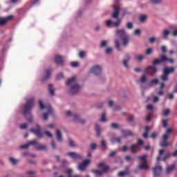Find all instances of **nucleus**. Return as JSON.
Returning a JSON list of instances; mask_svg holds the SVG:
<instances>
[{"instance_id":"obj_1","label":"nucleus","mask_w":177,"mask_h":177,"mask_svg":"<svg viewBox=\"0 0 177 177\" xmlns=\"http://www.w3.org/2000/svg\"><path fill=\"white\" fill-rule=\"evenodd\" d=\"M35 105V102H34V99L31 98L27 100L26 103L24 106L22 114L27 118L29 122H31L32 120V115L31 114V109Z\"/></svg>"},{"instance_id":"obj_2","label":"nucleus","mask_w":177,"mask_h":177,"mask_svg":"<svg viewBox=\"0 0 177 177\" xmlns=\"http://www.w3.org/2000/svg\"><path fill=\"white\" fill-rule=\"evenodd\" d=\"M66 84L67 86H70L71 88L69 90V93H71V95L78 93V91L81 89V86L78 85V80H77L76 77H73L69 79Z\"/></svg>"},{"instance_id":"obj_3","label":"nucleus","mask_w":177,"mask_h":177,"mask_svg":"<svg viewBox=\"0 0 177 177\" xmlns=\"http://www.w3.org/2000/svg\"><path fill=\"white\" fill-rule=\"evenodd\" d=\"M97 167L98 168H102V170H93V172L98 176H100V175H102V174H104V172H107V171L110 169V167L108 165H106L104 162H101L98 164Z\"/></svg>"},{"instance_id":"obj_4","label":"nucleus","mask_w":177,"mask_h":177,"mask_svg":"<svg viewBox=\"0 0 177 177\" xmlns=\"http://www.w3.org/2000/svg\"><path fill=\"white\" fill-rule=\"evenodd\" d=\"M174 73H175V68H165L163 70V74L160 77V78L162 81H168V75H169L170 74H174Z\"/></svg>"},{"instance_id":"obj_5","label":"nucleus","mask_w":177,"mask_h":177,"mask_svg":"<svg viewBox=\"0 0 177 177\" xmlns=\"http://www.w3.org/2000/svg\"><path fill=\"white\" fill-rule=\"evenodd\" d=\"M165 62H169V63L172 64H174V59L168 58L165 55H161L160 59L153 60L152 64H153V66H157V64H161V63H164Z\"/></svg>"},{"instance_id":"obj_6","label":"nucleus","mask_w":177,"mask_h":177,"mask_svg":"<svg viewBox=\"0 0 177 177\" xmlns=\"http://www.w3.org/2000/svg\"><path fill=\"white\" fill-rule=\"evenodd\" d=\"M143 141L141 139L138 140V144L136 145H132L129 147V150L133 153V154H136L139 150H140V147L139 146H142L143 145Z\"/></svg>"},{"instance_id":"obj_7","label":"nucleus","mask_w":177,"mask_h":177,"mask_svg":"<svg viewBox=\"0 0 177 177\" xmlns=\"http://www.w3.org/2000/svg\"><path fill=\"white\" fill-rule=\"evenodd\" d=\"M30 131L32 132V133H35L38 139H42V138H44V133L41 132V126H39V124H36V129H30Z\"/></svg>"},{"instance_id":"obj_8","label":"nucleus","mask_w":177,"mask_h":177,"mask_svg":"<svg viewBox=\"0 0 177 177\" xmlns=\"http://www.w3.org/2000/svg\"><path fill=\"white\" fill-rule=\"evenodd\" d=\"M156 73H157V68L153 66H149L144 70V73L148 75H154Z\"/></svg>"},{"instance_id":"obj_9","label":"nucleus","mask_w":177,"mask_h":177,"mask_svg":"<svg viewBox=\"0 0 177 177\" xmlns=\"http://www.w3.org/2000/svg\"><path fill=\"white\" fill-rule=\"evenodd\" d=\"M53 71V68H52L46 69L44 77L41 79V82H45V81H48V80H50V75L52 74Z\"/></svg>"},{"instance_id":"obj_10","label":"nucleus","mask_w":177,"mask_h":177,"mask_svg":"<svg viewBox=\"0 0 177 177\" xmlns=\"http://www.w3.org/2000/svg\"><path fill=\"white\" fill-rule=\"evenodd\" d=\"M66 115H67V117H70V116L73 115V117L75 119V121H76L77 122H79L80 124H85V120L80 119V117L77 114L72 115L71 111H67L66 112Z\"/></svg>"},{"instance_id":"obj_11","label":"nucleus","mask_w":177,"mask_h":177,"mask_svg":"<svg viewBox=\"0 0 177 177\" xmlns=\"http://www.w3.org/2000/svg\"><path fill=\"white\" fill-rule=\"evenodd\" d=\"M122 20L120 19H118L116 22H113L111 20H108L106 21V26L108 27H118L122 23Z\"/></svg>"},{"instance_id":"obj_12","label":"nucleus","mask_w":177,"mask_h":177,"mask_svg":"<svg viewBox=\"0 0 177 177\" xmlns=\"http://www.w3.org/2000/svg\"><path fill=\"white\" fill-rule=\"evenodd\" d=\"M152 171L154 177L160 176V175H161V172H162V167L156 166L153 168Z\"/></svg>"},{"instance_id":"obj_13","label":"nucleus","mask_w":177,"mask_h":177,"mask_svg":"<svg viewBox=\"0 0 177 177\" xmlns=\"http://www.w3.org/2000/svg\"><path fill=\"white\" fill-rule=\"evenodd\" d=\"M90 73L95 74V75H100L102 74V68L99 66H93L91 69Z\"/></svg>"},{"instance_id":"obj_14","label":"nucleus","mask_w":177,"mask_h":177,"mask_svg":"<svg viewBox=\"0 0 177 177\" xmlns=\"http://www.w3.org/2000/svg\"><path fill=\"white\" fill-rule=\"evenodd\" d=\"M89 162H91V160H84L82 163H80L79 165V166L77 167V169H79L80 171H85V169H86V167H87L88 164H89Z\"/></svg>"},{"instance_id":"obj_15","label":"nucleus","mask_w":177,"mask_h":177,"mask_svg":"<svg viewBox=\"0 0 177 177\" xmlns=\"http://www.w3.org/2000/svg\"><path fill=\"white\" fill-rule=\"evenodd\" d=\"M13 19L12 15H9L6 17H0V26H5L8 21H10Z\"/></svg>"},{"instance_id":"obj_16","label":"nucleus","mask_w":177,"mask_h":177,"mask_svg":"<svg viewBox=\"0 0 177 177\" xmlns=\"http://www.w3.org/2000/svg\"><path fill=\"white\" fill-rule=\"evenodd\" d=\"M69 157L73 158V160H82V156L80 154H78L75 152H68L67 153Z\"/></svg>"},{"instance_id":"obj_17","label":"nucleus","mask_w":177,"mask_h":177,"mask_svg":"<svg viewBox=\"0 0 177 177\" xmlns=\"http://www.w3.org/2000/svg\"><path fill=\"white\" fill-rule=\"evenodd\" d=\"M131 60V56L127 54L124 57V59L122 60V64L124 67L126 68H128L129 67V65H128V62Z\"/></svg>"},{"instance_id":"obj_18","label":"nucleus","mask_w":177,"mask_h":177,"mask_svg":"<svg viewBox=\"0 0 177 177\" xmlns=\"http://www.w3.org/2000/svg\"><path fill=\"white\" fill-rule=\"evenodd\" d=\"M113 8H114V11L112 14V17L113 19H118V16L120 15V7H117L114 6Z\"/></svg>"},{"instance_id":"obj_19","label":"nucleus","mask_w":177,"mask_h":177,"mask_svg":"<svg viewBox=\"0 0 177 177\" xmlns=\"http://www.w3.org/2000/svg\"><path fill=\"white\" fill-rule=\"evenodd\" d=\"M116 35L118 37H120V38H124V37H127V35L125 33V30L124 29H118L115 31Z\"/></svg>"},{"instance_id":"obj_20","label":"nucleus","mask_w":177,"mask_h":177,"mask_svg":"<svg viewBox=\"0 0 177 177\" xmlns=\"http://www.w3.org/2000/svg\"><path fill=\"white\" fill-rule=\"evenodd\" d=\"M122 133H123L124 138L133 136V131L131 130L122 129Z\"/></svg>"},{"instance_id":"obj_21","label":"nucleus","mask_w":177,"mask_h":177,"mask_svg":"<svg viewBox=\"0 0 177 177\" xmlns=\"http://www.w3.org/2000/svg\"><path fill=\"white\" fill-rule=\"evenodd\" d=\"M55 62L58 65L63 64V57L60 55H56L55 57Z\"/></svg>"},{"instance_id":"obj_22","label":"nucleus","mask_w":177,"mask_h":177,"mask_svg":"<svg viewBox=\"0 0 177 177\" xmlns=\"http://www.w3.org/2000/svg\"><path fill=\"white\" fill-rule=\"evenodd\" d=\"M138 169H147L149 168V165H147V161L142 162L138 167Z\"/></svg>"},{"instance_id":"obj_23","label":"nucleus","mask_w":177,"mask_h":177,"mask_svg":"<svg viewBox=\"0 0 177 177\" xmlns=\"http://www.w3.org/2000/svg\"><path fill=\"white\" fill-rule=\"evenodd\" d=\"M176 165L175 164H173L170 166H168L167 168H166V172L167 174H169L170 172H172V171H174V169H175Z\"/></svg>"},{"instance_id":"obj_24","label":"nucleus","mask_w":177,"mask_h":177,"mask_svg":"<svg viewBox=\"0 0 177 177\" xmlns=\"http://www.w3.org/2000/svg\"><path fill=\"white\" fill-rule=\"evenodd\" d=\"M122 41L123 42L124 46H127V45L129 44V37H128V35L124 36V37L122 38Z\"/></svg>"},{"instance_id":"obj_25","label":"nucleus","mask_w":177,"mask_h":177,"mask_svg":"<svg viewBox=\"0 0 177 177\" xmlns=\"http://www.w3.org/2000/svg\"><path fill=\"white\" fill-rule=\"evenodd\" d=\"M56 137L59 142H62V140H63L62 138V131H60L59 129H57L56 131Z\"/></svg>"},{"instance_id":"obj_26","label":"nucleus","mask_w":177,"mask_h":177,"mask_svg":"<svg viewBox=\"0 0 177 177\" xmlns=\"http://www.w3.org/2000/svg\"><path fill=\"white\" fill-rule=\"evenodd\" d=\"M150 130V127L149 126L145 127V132L143 133L142 137L144 139H147L149 138V131Z\"/></svg>"},{"instance_id":"obj_27","label":"nucleus","mask_w":177,"mask_h":177,"mask_svg":"<svg viewBox=\"0 0 177 177\" xmlns=\"http://www.w3.org/2000/svg\"><path fill=\"white\" fill-rule=\"evenodd\" d=\"M48 91L51 96H53L55 95V88H53V86L52 84L48 85Z\"/></svg>"},{"instance_id":"obj_28","label":"nucleus","mask_w":177,"mask_h":177,"mask_svg":"<svg viewBox=\"0 0 177 177\" xmlns=\"http://www.w3.org/2000/svg\"><path fill=\"white\" fill-rule=\"evenodd\" d=\"M95 129L96 131L97 136H100V131H102L100 126H99V124H95Z\"/></svg>"},{"instance_id":"obj_29","label":"nucleus","mask_w":177,"mask_h":177,"mask_svg":"<svg viewBox=\"0 0 177 177\" xmlns=\"http://www.w3.org/2000/svg\"><path fill=\"white\" fill-rule=\"evenodd\" d=\"M139 20H140V23H145V21H146V20H147V15H142L140 16Z\"/></svg>"},{"instance_id":"obj_30","label":"nucleus","mask_w":177,"mask_h":177,"mask_svg":"<svg viewBox=\"0 0 177 177\" xmlns=\"http://www.w3.org/2000/svg\"><path fill=\"white\" fill-rule=\"evenodd\" d=\"M164 39H168V35H169V31L168 30H164L162 32Z\"/></svg>"},{"instance_id":"obj_31","label":"nucleus","mask_w":177,"mask_h":177,"mask_svg":"<svg viewBox=\"0 0 177 177\" xmlns=\"http://www.w3.org/2000/svg\"><path fill=\"white\" fill-rule=\"evenodd\" d=\"M36 149H37V150H46V145H36Z\"/></svg>"},{"instance_id":"obj_32","label":"nucleus","mask_w":177,"mask_h":177,"mask_svg":"<svg viewBox=\"0 0 177 177\" xmlns=\"http://www.w3.org/2000/svg\"><path fill=\"white\" fill-rule=\"evenodd\" d=\"M115 45L116 49H118V50H119V52H120L121 48L120 47V40L115 39Z\"/></svg>"},{"instance_id":"obj_33","label":"nucleus","mask_w":177,"mask_h":177,"mask_svg":"<svg viewBox=\"0 0 177 177\" xmlns=\"http://www.w3.org/2000/svg\"><path fill=\"white\" fill-rule=\"evenodd\" d=\"M147 157V155H143V156H138L137 158H138V160H140V161L145 162V161H147L146 160Z\"/></svg>"},{"instance_id":"obj_34","label":"nucleus","mask_w":177,"mask_h":177,"mask_svg":"<svg viewBox=\"0 0 177 177\" xmlns=\"http://www.w3.org/2000/svg\"><path fill=\"white\" fill-rule=\"evenodd\" d=\"M162 124L163 128H167L168 127V119L162 120Z\"/></svg>"},{"instance_id":"obj_35","label":"nucleus","mask_w":177,"mask_h":177,"mask_svg":"<svg viewBox=\"0 0 177 177\" xmlns=\"http://www.w3.org/2000/svg\"><path fill=\"white\" fill-rule=\"evenodd\" d=\"M147 81V77H146V75H142L141 78H140V82L141 84H145Z\"/></svg>"},{"instance_id":"obj_36","label":"nucleus","mask_w":177,"mask_h":177,"mask_svg":"<svg viewBox=\"0 0 177 177\" xmlns=\"http://www.w3.org/2000/svg\"><path fill=\"white\" fill-rule=\"evenodd\" d=\"M126 27L128 30H132V28H133V24H132V22H127Z\"/></svg>"},{"instance_id":"obj_37","label":"nucleus","mask_w":177,"mask_h":177,"mask_svg":"<svg viewBox=\"0 0 177 177\" xmlns=\"http://www.w3.org/2000/svg\"><path fill=\"white\" fill-rule=\"evenodd\" d=\"M129 174L128 171H120L118 174V176L122 177L125 176V175H128Z\"/></svg>"},{"instance_id":"obj_38","label":"nucleus","mask_w":177,"mask_h":177,"mask_svg":"<svg viewBox=\"0 0 177 177\" xmlns=\"http://www.w3.org/2000/svg\"><path fill=\"white\" fill-rule=\"evenodd\" d=\"M28 145L29 146H37V140H31V141H28Z\"/></svg>"},{"instance_id":"obj_39","label":"nucleus","mask_w":177,"mask_h":177,"mask_svg":"<svg viewBox=\"0 0 177 177\" xmlns=\"http://www.w3.org/2000/svg\"><path fill=\"white\" fill-rule=\"evenodd\" d=\"M169 145V143L168 142V141H165V140H163V141L160 143V146H161L162 147H167Z\"/></svg>"},{"instance_id":"obj_40","label":"nucleus","mask_w":177,"mask_h":177,"mask_svg":"<svg viewBox=\"0 0 177 177\" xmlns=\"http://www.w3.org/2000/svg\"><path fill=\"white\" fill-rule=\"evenodd\" d=\"M111 127L113 128V129H118V128H120V125L117 123L111 124Z\"/></svg>"},{"instance_id":"obj_41","label":"nucleus","mask_w":177,"mask_h":177,"mask_svg":"<svg viewBox=\"0 0 177 177\" xmlns=\"http://www.w3.org/2000/svg\"><path fill=\"white\" fill-rule=\"evenodd\" d=\"M169 113H171V111L169 109H165L163 111L162 114H163V115H165V117H167V116L169 115Z\"/></svg>"},{"instance_id":"obj_42","label":"nucleus","mask_w":177,"mask_h":177,"mask_svg":"<svg viewBox=\"0 0 177 177\" xmlns=\"http://www.w3.org/2000/svg\"><path fill=\"white\" fill-rule=\"evenodd\" d=\"M157 84H158V80L157 79H153L149 82V85H153V84L157 85Z\"/></svg>"},{"instance_id":"obj_43","label":"nucleus","mask_w":177,"mask_h":177,"mask_svg":"<svg viewBox=\"0 0 177 177\" xmlns=\"http://www.w3.org/2000/svg\"><path fill=\"white\" fill-rule=\"evenodd\" d=\"M39 104L40 110H44V109H45V105L44 104V103H42V100H39Z\"/></svg>"},{"instance_id":"obj_44","label":"nucleus","mask_w":177,"mask_h":177,"mask_svg":"<svg viewBox=\"0 0 177 177\" xmlns=\"http://www.w3.org/2000/svg\"><path fill=\"white\" fill-rule=\"evenodd\" d=\"M136 60H138V62H142V60H143V59H145V57L142 55H138L136 56Z\"/></svg>"},{"instance_id":"obj_45","label":"nucleus","mask_w":177,"mask_h":177,"mask_svg":"<svg viewBox=\"0 0 177 177\" xmlns=\"http://www.w3.org/2000/svg\"><path fill=\"white\" fill-rule=\"evenodd\" d=\"M9 160L11 162V163L12 164V165H16L17 164V160H15V158H10Z\"/></svg>"},{"instance_id":"obj_46","label":"nucleus","mask_w":177,"mask_h":177,"mask_svg":"<svg viewBox=\"0 0 177 177\" xmlns=\"http://www.w3.org/2000/svg\"><path fill=\"white\" fill-rule=\"evenodd\" d=\"M101 121H102V122H106V113H102V117H101Z\"/></svg>"},{"instance_id":"obj_47","label":"nucleus","mask_w":177,"mask_h":177,"mask_svg":"<svg viewBox=\"0 0 177 177\" xmlns=\"http://www.w3.org/2000/svg\"><path fill=\"white\" fill-rule=\"evenodd\" d=\"M64 75H63V73H60L59 74H58L56 77V80H62L63 78Z\"/></svg>"},{"instance_id":"obj_48","label":"nucleus","mask_w":177,"mask_h":177,"mask_svg":"<svg viewBox=\"0 0 177 177\" xmlns=\"http://www.w3.org/2000/svg\"><path fill=\"white\" fill-rule=\"evenodd\" d=\"M151 3L158 4L162 2V0H151Z\"/></svg>"},{"instance_id":"obj_49","label":"nucleus","mask_w":177,"mask_h":177,"mask_svg":"<svg viewBox=\"0 0 177 177\" xmlns=\"http://www.w3.org/2000/svg\"><path fill=\"white\" fill-rule=\"evenodd\" d=\"M169 157H171V153H167L166 154V156L162 158L163 161H167V160H168V158H169Z\"/></svg>"},{"instance_id":"obj_50","label":"nucleus","mask_w":177,"mask_h":177,"mask_svg":"<svg viewBox=\"0 0 177 177\" xmlns=\"http://www.w3.org/2000/svg\"><path fill=\"white\" fill-rule=\"evenodd\" d=\"M27 127H28V124L26 123L22 124L20 125V129H27Z\"/></svg>"},{"instance_id":"obj_51","label":"nucleus","mask_w":177,"mask_h":177,"mask_svg":"<svg viewBox=\"0 0 177 177\" xmlns=\"http://www.w3.org/2000/svg\"><path fill=\"white\" fill-rule=\"evenodd\" d=\"M68 142H69V146H71V147H74V146H75L74 145V141H73V140H71V138L68 139Z\"/></svg>"},{"instance_id":"obj_52","label":"nucleus","mask_w":177,"mask_h":177,"mask_svg":"<svg viewBox=\"0 0 177 177\" xmlns=\"http://www.w3.org/2000/svg\"><path fill=\"white\" fill-rule=\"evenodd\" d=\"M168 138H169V135L164 134L162 136V140L168 141Z\"/></svg>"},{"instance_id":"obj_53","label":"nucleus","mask_w":177,"mask_h":177,"mask_svg":"<svg viewBox=\"0 0 177 177\" xmlns=\"http://www.w3.org/2000/svg\"><path fill=\"white\" fill-rule=\"evenodd\" d=\"M71 66L72 67H78V62H71Z\"/></svg>"},{"instance_id":"obj_54","label":"nucleus","mask_w":177,"mask_h":177,"mask_svg":"<svg viewBox=\"0 0 177 177\" xmlns=\"http://www.w3.org/2000/svg\"><path fill=\"white\" fill-rule=\"evenodd\" d=\"M105 52H106V53H107V55H110V53H111V52H113V48L109 47L108 48H106Z\"/></svg>"},{"instance_id":"obj_55","label":"nucleus","mask_w":177,"mask_h":177,"mask_svg":"<svg viewBox=\"0 0 177 177\" xmlns=\"http://www.w3.org/2000/svg\"><path fill=\"white\" fill-rule=\"evenodd\" d=\"M149 42H150V44H154V42H156V37H150L149 39Z\"/></svg>"},{"instance_id":"obj_56","label":"nucleus","mask_w":177,"mask_h":177,"mask_svg":"<svg viewBox=\"0 0 177 177\" xmlns=\"http://www.w3.org/2000/svg\"><path fill=\"white\" fill-rule=\"evenodd\" d=\"M106 45H107V41L106 40H104L102 41L100 46L101 48H104Z\"/></svg>"},{"instance_id":"obj_57","label":"nucleus","mask_w":177,"mask_h":177,"mask_svg":"<svg viewBox=\"0 0 177 177\" xmlns=\"http://www.w3.org/2000/svg\"><path fill=\"white\" fill-rule=\"evenodd\" d=\"M44 134L46 135L48 138H52V133L49 131H44Z\"/></svg>"},{"instance_id":"obj_58","label":"nucleus","mask_w":177,"mask_h":177,"mask_svg":"<svg viewBox=\"0 0 177 177\" xmlns=\"http://www.w3.org/2000/svg\"><path fill=\"white\" fill-rule=\"evenodd\" d=\"M115 154H117V152L113 151H111L108 156L109 157H114Z\"/></svg>"},{"instance_id":"obj_59","label":"nucleus","mask_w":177,"mask_h":177,"mask_svg":"<svg viewBox=\"0 0 177 177\" xmlns=\"http://www.w3.org/2000/svg\"><path fill=\"white\" fill-rule=\"evenodd\" d=\"M28 147H29L28 143H27V144H26V145H21V146H20V148H21V149H28Z\"/></svg>"},{"instance_id":"obj_60","label":"nucleus","mask_w":177,"mask_h":177,"mask_svg":"<svg viewBox=\"0 0 177 177\" xmlns=\"http://www.w3.org/2000/svg\"><path fill=\"white\" fill-rule=\"evenodd\" d=\"M91 150H95L96 149V144L92 143L90 146Z\"/></svg>"},{"instance_id":"obj_61","label":"nucleus","mask_w":177,"mask_h":177,"mask_svg":"<svg viewBox=\"0 0 177 177\" xmlns=\"http://www.w3.org/2000/svg\"><path fill=\"white\" fill-rule=\"evenodd\" d=\"M167 97H168V99H169L170 100H172V99H174V94H172V93H169V94L167 95Z\"/></svg>"},{"instance_id":"obj_62","label":"nucleus","mask_w":177,"mask_h":177,"mask_svg":"<svg viewBox=\"0 0 177 177\" xmlns=\"http://www.w3.org/2000/svg\"><path fill=\"white\" fill-rule=\"evenodd\" d=\"M134 35H140V30L136 29V30L134 31Z\"/></svg>"},{"instance_id":"obj_63","label":"nucleus","mask_w":177,"mask_h":177,"mask_svg":"<svg viewBox=\"0 0 177 177\" xmlns=\"http://www.w3.org/2000/svg\"><path fill=\"white\" fill-rule=\"evenodd\" d=\"M43 119L46 121L48 120V113H44L43 114Z\"/></svg>"},{"instance_id":"obj_64","label":"nucleus","mask_w":177,"mask_h":177,"mask_svg":"<svg viewBox=\"0 0 177 177\" xmlns=\"http://www.w3.org/2000/svg\"><path fill=\"white\" fill-rule=\"evenodd\" d=\"M171 35H173V37H177V28L171 32Z\"/></svg>"}]
</instances>
